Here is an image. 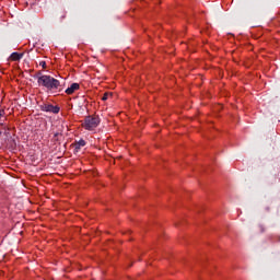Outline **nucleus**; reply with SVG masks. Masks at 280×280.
<instances>
[{
  "mask_svg": "<svg viewBox=\"0 0 280 280\" xmlns=\"http://www.w3.org/2000/svg\"><path fill=\"white\" fill-rule=\"evenodd\" d=\"M37 84L39 86H44V89H47L48 91H58L59 93L62 91V84L58 81V79L51 75L43 74L38 77Z\"/></svg>",
  "mask_w": 280,
  "mask_h": 280,
  "instance_id": "obj_1",
  "label": "nucleus"
},
{
  "mask_svg": "<svg viewBox=\"0 0 280 280\" xmlns=\"http://www.w3.org/2000/svg\"><path fill=\"white\" fill-rule=\"evenodd\" d=\"M100 116H86L84 120H82L81 126L84 128V130L93 131L95 128H97V126H100Z\"/></svg>",
  "mask_w": 280,
  "mask_h": 280,
  "instance_id": "obj_2",
  "label": "nucleus"
},
{
  "mask_svg": "<svg viewBox=\"0 0 280 280\" xmlns=\"http://www.w3.org/2000/svg\"><path fill=\"white\" fill-rule=\"evenodd\" d=\"M40 110L44 113H54V115H58V113H60V107L51 104H43L40 105Z\"/></svg>",
  "mask_w": 280,
  "mask_h": 280,
  "instance_id": "obj_3",
  "label": "nucleus"
},
{
  "mask_svg": "<svg viewBox=\"0 0 280 280\" xmlns=\"http://www.w3.org/2000/svg\"><path fill=\"white\" fill-rule=\"evenodd\" d=\"M75 91H80V84L79 83H72L70 88L66 90L67 95H73Z\"/></svg>",
  "mask_w": 280,
  "mask_h": 280,
  "instance_id": "obj_4",
  "label": "nucleus"
},
{
  "mask_svg": "<svg viewBox=\"0 0 280 280\" xmlns=\"http://www.w3.org/2000/svg\"><path fill=\"white\" fill-rule=\"evenodd\" d=\"M72 145H73L74 150H75L77 152H79V150H80L81 148H84V145H86V141H84V139H81V140H79V141H75Z\"/></svg>",
  "mask_w": 280,
  "mask_h": 280,
  "instance_id": "obj_5",
  "label": "nucleus"
},
{
  "mask_svg": "<svg viewBox=\"0 0 280 280\" xmlns=\"http://www.w3.org/2000/svg\"><path fill=\"white\" fill-rule=\"evenodd\" d=\"M21 58H23V52H13L9 60H11L12 62H19V60H21Z\"/></svg>",
  "mask_w": 280,
  "mask_h": 280,
  "instance_id": "obj_6",
  "label": "nucleus"
},
{
  "mask_svg": "<svg viewBox=\"0 0 280 280\" xmlns=\"http://www.w3.org/2000/svg\"><path fill=\"white\" fill-rule=\"evenodd\" d=\"M270 242H272L273 244H277V242H280V235L279 234H271L269 236Z\"/></svg>",
  "mask_w": 280,
  "mask_h": 280,
  "instance_id": "obj_7",
  "label": "nucleus"
},
{
  "mask_svg": "<svg viewBox=\"0 0 280 280\" xmlns=\"http://www.w3.org/2000/svg\"><path fill=\"white\" fill-rule=\"evenodd\" d=\"M109 97H113V93L110 92H105L102 96V101L106 102V100H108Z\"/></svg>",
  "mask_w": 280,
  "mask_h": 280,
  "instance_id": "obj_8",
  "label": "nucleus"
},
{
  "mask_svg": "<svg viewBox=\"0 0 280 280\" xmlns=\"http://www.w3.org/2000/svg\"><path fill=\"white\" fill-rule=\"evenodd\" d=\"M39 67H42V69H47V62L39 61Z\"/></svg>",
  "mask_w": 280,
  "mask_h": 280,
  "instance_id": "obj_9",
  "label": "nucleus"
},
{
  "mask_svg": "<svg viewBox=\"0 0 280 280\" xmlns=\"http://www.w3.org/2000/svg\"><path fill=\"white\" fill-rule=\"evenodd\" d=\"M4 114H5V112L3 109H0V119H1V117H3Z\"/></svg>",
  "mask_w": 280,
  "mask_h": 280,
  "instance_id": "obj_10",
  "label": "nucleus"
},
{
  "mask_svg": "<svg viewBox=\"0 0 280 280\" xmlns=\"http://www.w3.org/2000/svg\"><path fill=\"white\" fill-rule=\"evenodd\" d=\"M265 211H266L267 213H269L270 207H266V208H265Z\"/></svg>",
  "mask_w": 280,
  "mask_h": 280,
  "instance_id": "obj_11",
  "label": "nucleus"
},
{
  "mask_svg": "<svg viewBox=\"0 0 280 280\" xmlns=\"http://www.w3.org/2000/svg\"><path fill=\"white\" fill-rule=\"evenodd\" d=\"M260 231H261V233H264V231H266V229L264 228V225H260Z\"/></svg>",
  "mask_w": 280,
  "mask_h": 280,
  "instance_id": "obj_12",
  "label": "nucleus"
}]
</instances>
